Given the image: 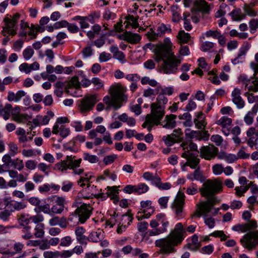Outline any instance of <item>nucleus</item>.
I'll use <instances>...</instances> for the list:
<instances>
[{
    "mask_svg": "<svg viewBox=\"0 0 258 258\" xmlns=\"http://www.w3.org/2000/svg\"><path fill=\"white\" fill-rule=\"evenodd\" d=\"M173 46L169 38L164 39L163 43H160L156 46L149 43L146 44L143 49L153 50L155 55V59L157 62L163 61L161 66L160 72L164 74L174 73L177 69V66L180 63V56L176 57L172 51Z\"/></svg>",
    "mask_w": 258,
    "mask_h": 258,
    "instance_id": "obj_1",
    "label": "nucleus"
},
{
    "mask_svg": "<svg viewBox=\"0 0 258 258\" xmlns=\"http://www.w3.org/2000/svg\"><path fill=\"white\" fill-rule=\"evenodd\" d=\"M222 190V182L218 180H208L204 183L202 187L200 189V191L202 196L206 197L207 200L197 204L196 210L191 215V218L200 217L202 216L206 217L210 212L213 216L217 215L219 209L214 208L215 200L212 196Z\"/></svg>",
    "mask_w": 258,
    "mask_h": 258,
    "instance_id": "obj_2",
    "label": "nucleus"
},
{
    "mask_svg": "<svg viewBox=\"0 0 258 258\" xmlns=\"http://www.w3.org/2000/svg\"><path fill=\"white\" fill-rule=\"evenodd\" d=\"M174 89L173 87H165L162 89V93L160 94L156 99V101L151 105V113L147 114L145 121L143 123L144 128H147L150 132L154 125H158L161 123L165 114V105L168 102V99L165 95H171L173 94Z\"/></svg>",
    "mask_w": 258,
    "mask_h": 258,
    "instance_id": "obj_3",
    "label": "nucleus"
},
{
    "mask_svg": "<svg viewBox=\"0 0 258 258\" xmlns=\"http://www.w3.org/2000/svg\"><path fill=\"white\" fill-rule=\"evenodd\" d=\"M185 231L181 223H177L174 229L165 238L156 240L155 244L160 248L159 253L169 254L175 251L174 247L180 244L184 238Z\"/></svg>",
    "mask_w": 258,
    "mask_h": 258,
    "instance_id": "obj_4",
    "label": "nucleus"
},
{
    "mask_svg": "<svg viewBox=\"0 0 258 258\" xmlns=\"http://www.w3.org/2000/svg\"><path fill=\"white\" fill-rule=\"evenodd\" d=\"M126 89L120 84L113 85L110 86L108 93L110 96H106L103 101L108 106V108L113 107L114 110L120 108L122 102L126 101L127 96L124 94Z\"/></svg>",
    "mask_w": 258,
    "mask_h": 258,
    "instance_id": "obj_5",
    "label": "nucleus"
},
{
    "mask_svg": "<svg viewBox=\"0 0 258 258\" xmlns=\"http://www.w3.org/2000/svg\"><path fill=\"white\" fill-rule=\"evenodd\" d=\"M169 224L164 214L157 215L155 219L151 220L150 222L149 226L152 229L149 231V235L154 236L165 233L167 231Z\"/></svg>",
    "mask_w": 258,
    "mask_h": 258,
    "instance_id": "obj_6",
    "label": "nucleus"
},
{
    "mask_svg": "<svg viewBox=\"0 0 258 258\" xmlns=\"http://www.w3.org/2000/svg\"><path fill=\"white\" fill-rule=\"evenodd\" d=\"M75 156L67 155L66 159L55 165V169L63 173L68 169H72L80 167L82 159H75Z\"/></svg>",
    "mask_w": 258,
    "mask_h": 258,
    "instance_id": "obj_7",
    "label": "nucleus"
},
{
    "mask_svg": "<svg viewBox=\"0 0 258 258\" xmlns=\"http://www.w3.org/2000/svg\"><path fill=\"white\" fill-rule=\"evenodd\" d=\"M240 242L248 251L255 249L258 246V230L249 231L240 239Z\"/></svg>",
    "mask_w": 258,
    "mask_h": 258,
    "instance_id": "obj_8",
    "label": "nucleus"
},
{
    "mask_svg": "<svg viewBox=\"0 0 258 258\" xmlns=\"http://www.w3.org/2000/svg\"><path fill=\"white\" fill-rule=\"evenodd\" d=\"M140 204L141 210L136 216V218L139 221L149 218L155 211L154 207L152 206V202L150 200L142 201Z\"/></svg>",
    "mask_w": 258,
    "mask_h": 258,
    "instance_id": "obj_9",
    "label": "nucleus"
},
{
    "mask_svg": "<svg viewBox=\"0 0 258 258\" xmlns=\"http://www.w3.org/2000/svg\"><path fill=\"white\" fill-rule=\"evenodd\" d=\"M96 94L86 95L81 101L79 108L82 113L87 112L92 109L98 101Z\"/></svg>",
    "mask_w": 258,
    "mask_h": 258,
    "instance_id": "obj_10",
    "label": "nucleus"
},
{
    "mask_svg": "<svg viewBox=\"0 0 258 258\" xmlns=\"http://www.w3.org/2000/svg\"><path fill=\"white\" fill-rule=\"evenodd\" d=\"M92 208L89 204H83L78 207L75 214L79 217V222L84 224L92 214Z\"/></svg>",
    "mask_w": 258,
    "mask_h": 258,
    "instance_id": "obj_11",
    "label": "nucleus"
},
{
    "mask_svg": "<svg viewBox=\"0 0 258 258\" xmlns=\"http://www.w3.org/2000/svg\"><path fill=\"white\" fill-rule=\"evenodd\" d=\"M4 26L2 28V34L6 36L7 34L11 36H14L18 30V25L14 22H12L9 19L8 15H7L3 20Z\"/></svg>",
    "mask_w": 258,
    "mask_h": 258,
    "instance_id": "obj_12",
    "label": "nucleus"
},
{
    "mask_svg": "<svg viewBox=\"0 0 258 258\" xmlns=\"http://www.w3.org/2000/svg\"><path fill=\"white\" fill-rule=\"evenodd\" d=\"M184 197L183 193L178 192L172 204L171 208L177 217L182 216L184 205Z\"/></svg>",
    "mask_w": 258,
    "mask_h": 258,
    "instance_id": "obj_13",
    "label": "nucleus"
},
{
    "mask_svg": "<svg viewBox=\"0 0 258 258\" xmlns=\"http://www.w3.org/2000/svg\"><path fill=\"white\" fill-rule=\"evenodd\" d=\"M87 187L84 188L78 194L76 197V201L77 199L83 198L85 199H92L94 197L98 198L100 197V195L96 194L95 190L96 186L91 185L90 183H87Z\"/></svg>",
    "mask_w": 258,
    "mask_h": 258,
    "instance_id": "obj_14",
    "label": "nucleus"
},
{
    "mask_svg": "<svg viewBox=\"0 0 258 258\" xmlns=\"http://www.w3.org/2000/svg\"><path fill=\"white\" fill-rule=\"evenodd\" d=\"M218 149L213 145L203 146L200 149V156L207 160L214 159L217 155Z\"/></svg>",
    "mask_w": 258,
    "mask_h": 258,
    "instance_id": "obj_15",
    "label": "nucleus"
},
{
    "mask_svg": "<svg viewBox=\"0 0 258 258\" xmlns=\"http://www.w3.org/2000/svg\"><path fill=\"white\" fill-rule=\"evenodd\" d=\"M232 120L226 116H223L216 121V124L220 126L222 133L226 136L230 133V129L232 125Z\"/></svg>",
    "mask_w": 258,
    "mask_h": 258,
    "instance_id": "obj_16",
    "label": "nucleus"
},
{
    "mask_svg": "<svg viewBox=\"0 0 258 258\" xmlns=\"http://www.w3.org/2000/svg\"><path fill=\"white\" fill-rule=\"evenodd\" d=\"M181 156L187 160V162L185 164V166H189L193 169H196L199 167L200 160L193 153L185 151L182 154Z\"/></svg>",
    "mask_w": 258,
    "mask_h": 258,
    "instance_id": "obj_17",
    "label": "nucleus"
},
{
    "mask_svg": "<svg viewBox=\"0 0 258 258\" xmlns=\"http://www.w3.org/2000/svg\"><path fill=\"white\" fill-rule=\"evenodd\" d=\"M231 100L238 109L244 107L245 102L241 96V91L239 89L235 88L232 91Z\"/></svg>",
    "mask_w": 258,
    "mask_h": 258,
    "instance_id": "obj_18",
    "label": "nucleus"
},
{
    "mask_svg": "<svg viewBox=\"0 0 258 258\" xmlns=\"http://www.w3.org/2000/svg\"><path fill=\"white\" fill-rule=\"evenodd\" d=\"M176 115L174 114L167 115L164 120L162 122L160 121L161 123L159 125H161L165 128L171 130L174 128L176 125Z\"/></svg>",
    "mask_w": 258,
    "mask_h": 258,
    "instance_id": "obj_19",
    "label": "nucleus"
},
{
    "mask_svg": "<svg viewBox=\"0 0 258 258\" xmlns=\"http://www.w3.org/2000/svg\"><path fill=\"white\" fill-rule=\"evenodd\" d=\"M122 39L131 44H137L140 42L141 36L137 33H133L130 31L124 32L121 35Z\"/></svg>",
    "mask_w": 258,
    "mask_h": 258,
    "instance_id": "obj_20",
    "label": "nucleus"
},
{
    "mask_svg": "<svg viewBox=\"0 0 258 258\" xmlns=\"http://www.w3.org/2000/svg\"><path fill=\"white\" fill-rule=\"evenodd\" d=\"M192 10L196 11L207 13L209 11L210 7L205 0H195L193 3Z\"/></svg>",
    "mask_w": 258,
    "mask_h": 258,
    "instance_id": "obj_21",
    "label": "nucleus"
},
{
    "mask_svg": "<svg viewBox=\"0 0 258 258\" xmlns=\"http://www.w3.org/2000/svg\"><path fill=\"white\" fill-rule=\"evenodd\" d=\"M26 93L23 90H19L16 93L12 91H9L8 93L7 100L10 102H18L21 98L25 96Z\"/></svg>",
    "mask_w": 258,
    "mask_h": 258,
    "instance_id": "obj_22",
    "label": "nucleus"
},
{
    "mask_svg": "<svg viewBox=\"0 0 258 258\" xmlns=\"http://www.w3.org/2000/svg\"><path fill=\"white\" fill-rule=\"evenodd\" d=\"M110 51L113 54V57L123 63L125 61V57L123 53L119 50L116 45H112L110 47Z\"/></svg>",
    "mask_w": 258,
    "mask_h": 258,
    "instance_id": "obj_23",
    "label": "nucleus"
},
{
    "mask_svg": "<svg viewBox=\"0 0 258 258\" xmlns=\"http://www.w3.org/2000/svg\"><path fill=\"white\" fill-rule=\"evenodd\" d=\"M194 122L196 126L200 130H205L207 124L205 117L202 112L198 113L197 117L194 119Z\"/></svg>",
    "mask_w": 258,
    "mask_h": 258,
    "instance_id": "obj_24",
    "label": "nucleus"
},
{
    "mask_svg": "<svg viewBox=\"0 0 258 258\" xmlns=\"http://www.w3.org/2000/svg\"><path fill=\"white\" fill-rule=\"evenodd\" d=\"M24 247V245L21 243H16L14 245V249L15 251H13L10 249L4 250L0 249V253L2 254L8 255L9 256H13L16 253L20 252Z\"/></svg>",
    "mask_w": 258,
    "mask_h": 258,
    "instance_id": "obj_25",
    "label": "nucleus"
},
{
    "mask_svg": "<svg viewBox=\"0 0 258 258\" xmlns=\"http://www.w3.org/2000/svg\"><path fill=\"white\" fill-rule=\"evenodd\" d=\"M12 109V105L10 103H6L5 106L0 105V116L5 120H8L10 118Z\"/></svg>",
    "mask_w": 258,
    "mask_h": 258,
    "instance_id": "obj_26",
    "label": "nucleus"
},
{
    "mask_svg": "<svg viewBox=\"0 0 258 258\" xmlns=\"http://www.w3.org/2000/svg\"><path fill=\"white\" fill-rule=\"evenodd\" d=\"M85 229L82 227H78L76 228L75 234L77 239L82 244L86 243L87 238L84 235Z\"/></svg>",
    "mask_w": 258,
    "mask_h": 258,
    "instance_id": "obj_27",
    "label": "nucleus"
},
{
    "mask_svg": "<svg viewBox=\"0 0 258 258\" xmlns=\"http://www.w3.org/2000/svg\"><path fill=\"white\" fill-rule=\"evenodd\" d=\"M125 21L124 23H126V26L128 25H131L133 28H136L139 26V24L138 23V19H139V17L138 16H136L134 17L133 15H128L125 18Z\"/></svg>",
    "mask_w": 258,
    "mask_h": 258,
    "instance_id": "obj_28",
    "label": "nucleus"
},
{
    "mask_svg": "<svg viewBox=\"0 0 258 258\" xmlns=\"http://www.w3.org/2000/svg\"><path fill=\"white\" fill-rule=\"evenodd\" d=\"M33 237L42 238L44 235V225L43 224H37L33 228Z\"/></svg>",
    "mask_w": 258,
    "mask_h": 258,
    "instance_id": "obj_29",
    "label": "nucleus"
},
{
    "mask_svg": "<svg viewBox=\"0 0 258 258\" xmlns=\"http://www.w3.org/2000/svg\"><path fill=\"white\" fill-rule=\"evenodd\" d=\"M22 237L26 240L33 238V228L30 226H24L22 230Z\"/></svg>",
    "mask_w": 258,
    "mask_h": 258,
    "instance_id": "obj_30",
    "label": "nucleus"
},
{
    "mask_svg": "<svg viewBox=\"0 0 258 258\" xmlns=\"http://www.w3.org/2000/svg\"><path fill=\"white\" fill-rule=\"evenodd\" d=\"M187 177L188 179L191 180H200L203 181V176L202 175V172L200 170V167H198L196 168V170L194 171L193 173H190L187 175Z\"/></svg>",
    "mask_w": 258,
    "mask_h": 258,
    "instance_id": "obj_31",
    "label": "nucleus"
},
{
    "mask_svg": "<svg viewBox=\"0 0 258 258\" xmlns=\"http://www.w3.org/2000/svg\"><path fill=\"white\" fill-rule=\"evenodd\" d=\"M102 238L103 235L101 231H92L87 239L90 241L98 242L100 241Z\"/></svg>",
    "mask_w": 258,
    "mask_h": 258,
    "instance_id": "obj_32",
    "label": "nucleus"
},
{
    "mask_svg": "<svg viewBox=\"0 0 258 258\" xmlns=\"http://www.w3.org/2000/svg\"><path fill=\"white\" fill-rule=\"evenodd\" d=\"M10 206L14 209V210L20 211L25 209L27 205L24 202H18L12 201L9 203Z\"/></svg>",
    "mask_w": 258,
    "mask_h": 258,
    "instance_id": "obj_33",
    "label": "nucleus"
},
{
    "mask_svg": "<svg viewBox=\"0 0 258 258\" xmlns=\"http://www.w3.org/2000/svg\"><path fill=\"white\" fill-rule=\"evenodd\" d=\"M177 37L179 43H186L188 41L190 37L188 33H185L183 30H181L178 32Z\"/></svg>",
    "mask_w": 258,
    "mask_h": 258,
    "instance_id": "obj_34",
    "label": "nucleus"
},
{
    "mask_svg": "<svg viewBox=\"0 0 258 258\" xmlns=\"http://www.w3.org/2000/svg\"><path fill=\"white\" fill-rule=\"evenodd\" d=\"M13 167L18 171L22 170L24 168V163L22 159L16 158L12 161Z\"/></svg>",
    "mask_w": 258,
    "mask_h": 258,
    "instance_id": "obj_35",
    "label": "nucleus"
},
{
    "mask_svg": "<svg viewBox=\"0 0 258 258\" xmlns=\"http://www.w3.org/2000/svg\"><path fill=\"white\" fill-rule=\"evenodd\" d=\"M171 30L170 26L165 25L164 24H161L159 25L157 29V35H159V37L163 36L166 32H171Z\"/></svg>",
    "mask_w": 258,
    "mask_h": 258,
    "instance_id": "obj_36",
    "label": "nucleus"
},
{
    "mask_svg": "<svg viewBox=\"0 0 258 258\" xmlns=\"http://www.w3.org/2000/svg\"><path fill=\"white\" fill-rule=\"evenodd\" d=\"M84 160L90 163H96L99 161L98 157L95 155H91L88 153H84L83 155Z\"/></svg>",
    "mask_w": 258,
    "mask_h": 258,
    "instance_id": "obj_37",
    "label": "nucleus"
},
{
    "mask_svg": "<svg viewBox=\"0 0 258 258\" xmlns=\"http://www.w3.org/2000/svg\"><path fill=\"white\" fill-rule=\"evenodd\" d=\"M230 15L234 21H240L244 18V15L241 13L239 9L234 10Z\"/></svg>",
    "mask_w": 258,
    "mask_h": 258,
    "instance_id": "obj_38",
    "label": "nucleus"
},
{
    "mask_svg": "<svg viewBox=\"0 0 258 258\" xmlns=\"http://www.w3.org/2000/svg\"><path fill=\"white\" fill-rule=\"evenodd\" d=\"M118 225H128L132 221V218L127 215H119Z\"/></svg>",
    "mask_w": 258,
    "mask_h": 258,
    "instance_id": "obj_39",
    "label": "nucleus"
},
{
    "mask_svg": "<svg viewBox=\"0 0 258 258\" xmlns=\"http://www.w3.org/2000/svg\"><path fill=\"white\" fill-rule=\"evenodd\" d=\"M171 135L174 140H176V143H179L182 141L183 133L180 128L175 129Z\"/></svg>",
    "mask_w": 258,
    "mask_h": 258,
    "instance_id": "obj_40",
    "label": "nucleus"
},
{
    "mask_svg": "<svg viewBox=\"0 0 258 258\" xmlns=\"http://www.w3.org/2000/svg\"><path fill=\"white\" fill-rule=\"evenodd\" d=\"M154 184L160 189L167 190L169 189L171 187V185L169 183H162L161 179L159 177H156Z\"/></svg>",
    "mask_w": 258,
    "mask_h": 258,
    "instance_id": "obj_41",
    "label": "nucleus"
},
{
    "mask_svg": "<svg viewBox=\"0 0 258 258\" xmlns=\"http://www.w3.org/2000/svg\"><path fill=\"white\" fill-rule=\"evenodd\" d=\"M69 87L67 89V92H69V89L72 88H79L80 87V83L79 81V80L77 77H74L72 78V79L69 81L68 83Z\"/></svg>",
    "mask_w": 258,
    "mask_h": 258,
    "instance_id": "obj_42",
    "label": "nucleus"
},
{
    "mask_svg": "<svg viewBox=\"0 0 258 258\" xmlns=\"http://www.w3.org/2000/svg\"><path fill=\"white\" fill-rule=\"evenodd\" d=\"M181 146L182 147L183 150L185 151L189 152V150L195 151L197 149V146L192 142H185L181 144Z\"/></svg>",
    "mask_w": 258,
    "mask_h": 258,
    "instance_id": "obj_43",
    "label": "nucleus"
},
{
    "mask_svg": "<svg viewBox=\"0 0 258 258\" xmlns=\"http://www.w3.org/2000/svg\"><path fill=\"white\" fill-rule=\"evenodd\" d=\"M149 189V186L143 183L136 185V193L138 195H141L147 192Z\"/></svg>",
    "mask_w": 258,
    "mask_h": 258,
    "instance_id": "obj_44",
    "label": "nucleus"
},
{
    "mask_svg": "<svg viewBox=\"0 0 258 258\" xmlns=\"http://www.w3.org/2000/svg\"><path fill=\"white\" fill-rule=\"evenodd\" d=\"M119 215L118 214L114 215L112 216L108 221H106V224L107 226H109L110 228L113 227L114 225L117 224L118 225V223H119Z\"/></svg>",
    "mask_w": 258,
    "mask_h": 258,
    "instance_id": "obj_45",
    "label": "nucleus"
},
{
    "mask_svg": "<svg viewBox=\"0 0 258 258\" xmlns=\"http://www.w3.org/2000/svg\"><path fill=\"white\" fill-rule=\"evenodd\" d=\"M141 82L143 85L149 84L152 87H155L157 84H158L155 80L151 79L148 77H144L142 78Z\"/></svg>",
    "mask_w": 258,
    "mask_h": 258,
    "instance_id": "obj_46",
    "label": "nucleus"
},
{
    "mask_svg": "<svg viewBox=\"0 0 258 258\" xmlns=\"http://www.w3.org/2000/svg\"><path fill=\"white\" fill-rule=\"evenodd\" d=\"M91 175L89 174H86L85 176H81L78 181V184L81 187H83L87 183H89V181L91 178Z\"/></svg>",
    "mask_w": 258,
    "mask_h": 258,
    "instance_id": "obj_47",
    "label": "nucleus"
},
{
    "mask_svg": "<svg viewBox=\"0 0 258 258\" xmlns=\"http://www.w3.org/2000/svg\"><path fill=\"white\" fill-rule=\"evenodd\" d=\"M35 211L37 213L42 212L45 214H49L51 215V211L48 204L39 206L37 208L35 209Z\"/></svg>",
    "mask_w": 258,
    "mask_h": 258,
    "instance_id": "obj_48",
    "label": "nucleus"
},
{
    "mask_svg": "<svg viewBox=\"0 0 258 258\" xmlns=\"http://www.w3.org/2000/svg\"><path fill=\"white\" fill-rule=\"evenodd\" d=\"M162 141L167 146H171L176 143L171 134L164 136L162 137Z\"/></svg>",
    "mask_w": 258,
    "mask_h": 258,
    "instance_id": "obj_49",
    "label": "nucleus"
},
{
    "mask_svg": "<svg viewBox=\"0 0 258 258\" xmlns=\"http://www.w3.org/2000/svg\"><path fill=\"white\" fill-rule=\"evenodd\" d=\"M34 51L30 47L25 48L23 51V56L25 60L30 59L33 55Z\"/></svg>",
    "mask_w": 258,
    "mask_h": 258,
    "instance_id": "obj_50",
    "label": "nucleus"
},
{
    "mask_svg": "<svg viewBox=\"0 0 258 258\" xmlns=\"http://www.w3.org/2000/svg\"><path fill=\"white\" fill-rule=\"evenodd\" d=\"M100 17V13L98 12H94L91 13L88 16H85V20H88L91 23H93L96 19Z\"/></svg>",
    "mask_w": 258,
    "mask_h": 258,
    "instance_id": "obj_51",
    "label": "nucleus"
},
{
    "mask_svg": "<svg viewBox=\"0 0 258 258\" xmlns=\"http://www.w3.org/2000/svg\"><path fill=\"white\" fill-rule=\"evenodd\" d=\"M117 158V155L115 154H111L104 157L103 160V163L105 165H109L114 162Z\"/></svg>",
    "mask_w": 258,
    "mask_h": 258,
    "instance_id": "obj_52",
    "label": "nucleus"
},
{
    "mask_svg": "<svg viewBox=\"0 0 258 258\" xmlns=\"http://www.w3.org/2000/svg\"><path fill=\"white\" fill-rule=\"evenodd\" d=\"M247 144L251 148L254 147L258 150V135H255L254 138H248Z\"/></svg>",
    "mask_w": 258,
    "mask_h": 258,
    "instance_id": "obj_53",
    "label": "nucleus"
},
{
    "mask_svg": "<svg viewBox=\"0 0 258 258\" xmlns=\"http://www.w3.org/2000/svg\"><path fill=\"white\" fill-rule=\"evenodd\" d=\"M252 184L251 182L248 186L236 187L235 190L236 191L235 194L237 196L240 197L243 195V194L248 189L249 187Z\"/></svg>",
    "mask_w": 258,
    "mask_h": 258,
    "instance_id": "obj_54",
    "label": "nucleus"
},
{
    "mask_svg": "<svg viewBox=\"0 0 258 258\" xmlns=\"http://www.w3.org/2000/svg\"><path fill=\"white\" fill-rule=\"evenodd\" d=\"M111 58V55L109 53L103 51L100 53L99 60L100 62H106Z\"/></svg>",
    "mask_w": 258,
    "mask_h": 258,
    "instance_id": "obj_55",
    "label": "nucleus"
},
{
    "mask_svg": "<svg viewBox=\"0 0 258 258\" xmlns=\"http://www.w3.org/2000/svg\"><path fill=\"white\" fill-rule=\"evenodd\" d=\"M250 32L254 33L258 28V19H252L249 22Z\"/></svg>",
    "mask_w": 258,
    "mask_h": 258,
    "instance_id": "obj_56",
    "label": "nucleus"
},
{
    "mask_svg": "<svg viewBox=\"0 0 258 258\" xmlns=\"http://www.w3.org/2000/svg\"><path fill=\"white\" fill-rule=\"evenodd\" d=\"M74 184L70 181H64L62 183L61 190L64 192H69L73 187Z\"/></svg>",
    "mask_w": 258,
    "mask_h": 258,
    "instance_id": "obj_57",
    "label": "nucleus"
},
{
    "mask_svg": "<svg viewBox=\"0 0 258 258\" xmlns=\"http://www.w3.org/2000/svg\"><path fill=\"white\" fill-rule=\"evenodd\" d=\"M28 115L27 114H18L12 117L13 120L18 123L23 122L24 120H27Z\"/></svg>",
    "mask_w": 258,
    "mask_h": 258,
    "instance_id": "obj_58",
    "label": "nucleus"
},
{
    "mask_svg": "<svg viewBox=\"0 0 258 258\" xmlns=\"http://www.w3.org/2000/svg\"><path fill=\"white\" fill-rule=\"evenodd\" d=\"M91 83L96 87L97 89L103 88L104 83L103 81L98 78H93L91 80Z\"/></svg>",
    "mask_w": 258,
    "mask_h": 258,
    "instance_id": "obj_59",
    "label": "nucleus"
},
{
    "mask_svg": "<svg viewBox=\"0 0 258 258\" xmlns=\"http://www.w3.org/2000/svg\"><path fill=\"white\" fill-rule=\"evenodd\" d=\"M212 170L215 175H220L223 171V167L222 164H216L213 166Z\"/></svg>",
    "mask_w": 258,
    "mask_h": 258,
    "instance_id": "obj_60",
    "label": "nucleus"
},
{
    "mask_svg": "<svg viewBox=\"0 0 258 258\" xmlns=\"http://www.w3.org/2000/svg\"><path fill=\"white\" fill-rule=\"evenodd\" d=\"M221 34V32L217 30H209L207 31L205 35L207 37H213L214 39H217Z\"/></svg>",
    "mask_w": 258,
    "mask_h": 258,
    "instance_id": "obj_61",
    "label": "nucleus"
},
{
    "mask_svg": "<svg viewBox=\"0 0 258 258\" xmlns=\"http://www.w3.org/2000/svg\"><path fill=\"white\" fill-rule=\"evenodd\" d=\"M245 96L247 98L248 102L250 103L258 102V96L254 95L252 93L250 92H246Z\"/></svg>",
    "mask_w": 258,
    "mask_h": 258,
    "instance_id": "obj_62",
    "label": "nucleus"
},
{
    "mask_svg": "<svg viewBox=\"0 0 258 258\" xmlns=\"http://www.w3.org/2000/svg\"><path fill=\"white\" fill-rule=\"evenodd\" d=\"M244 13L249 16H255L256 12L253 9L252 7L250 6L245 5L244 7Z\"/></svg>",
    "mask_w": 258,
    "mask_h": 258,
    "instance_id": "obj_63",
    "label": "nucleus"
},
{
    "mask_svg": "<svg viewBox=\"0 0 258 258\" xmlns=\"http://www.w3.org/2000/svg\"><path fill=\"white\" fill-rule=\"evenodd\" d=\"M11 214V211L6 209L0 213V218L4 221H7L9 220Z\"/></svg>",
    "mask_w": 258,
    "mask_h": 258,
    "instance_id": "obj_64",
    "label": "nucleus"
}]
</instances>
